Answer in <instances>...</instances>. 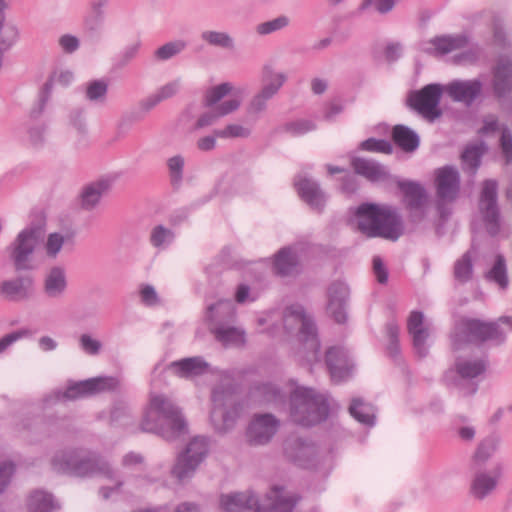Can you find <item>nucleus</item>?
<instances>
[{"instance_id":"obj_39","label":"nucleus","mask_w":512,"mask_h":512,"mask_svg":"<svg viewBox=\"0 0 512 512\" xmlns=\"http://www.w3.org/2000/svg\"><path fill=\"white\" fill-rule=\"evenodd\" d=\"M284 451L290 460L302 464L311 454L312 447L301 438H293L285 442Z\"/></svg>"},{"instance_id":"obj_18","label":"nucleus","mask_w":512,"mask_h":512,"mask_svg":"<svg viewBox=\"0 0 512 512\" xmlns=\"http://www.w3.org/2000/svg\"><path fill=\"white\" fill-rule=\"evenodd\" d=\"M67 289V273L63 266H52L44 273L42 292L46 298L52 300L61 299L65 296Z\"/></svg>"},{"instance_id":"obj_16","label":"nucleus","mask_w":512,"mask_h":512,"mask_svg":"<svg viewBox=\"0 0 512 512\" xmlns=\"http://www.w3.org/2000/svg\"><path fill=\"white\" fill-rule=\"evenodd\" d=\"M492 91L500 102L512 99V60L500 57L492 67Z\"/></svg>"},{"instance_id":"obj_6","label":"nucleus","mask_w":512,"mask_h":512,"mask_svg":"<svg viewBox=\"0 0 512 512\" xmlns=\"http://www.w3.org/2000/svg\"><path fill=\"white\" fill-rule=\"evenodd\" d=\"M44 230L41 226L31 225L18 233L5 251L15 271H29L34 268L33 254L43 240Z\"/></svg>"},{"instance_id":"obj_13","label":"nucleus","mask_w":512,"mask_h":512,"mask_svg":"<svg viewBox=\"0 0 512 512\" xmlns=\"http://www.w3.org/2000/svg\"><path fill=\"white\" fill-rule=\"evenodd\" d=\"M280 428V420L271 413H256L252 416L245 433L251 446L268 444Z\"/></svg>"},{"instance_id":"obj_17","label":"nucleus","mask_w":512,"mask_h":512,"mask_svg":"<svg viewBox=\"0 0 512 512\" xmlns=\"http://www.w3.org/2000/svg\"><path fill=\"white\" fill-rule=\"evenodd\" d=\"M220 507L223 512H266L252 491L222 494Z\"/></svg>"},{"instance_id":"obj_61","label":"nucleus","mask_w":512,"mask_h":512,"mask_svg":"<svg viewBox=\"0 0 512 512\" xmlns=\"http://www.w3.org/2000/svg\"><path fill=\"white\" fill-rule=\"evenodd\" d=\"M79 346L86 354L97 355L101 351L102 343L89 334H82L79 337Z\"/></svg>"},{"instance_id":"obj_37","label":"nucleus","mask_w":512,"mask_h":512,"mask_svg":"<svg viewBox=\"0 0 512 512\" xmlns=\"http://www.w3.org/2000/svg\"><path fill=\"white\" fill-rule=\"evenodd\" d=\"M473 274V254L471 250H468L455 261L453 267V277L457 283L466 284L472 280Z\"/></svg>"},{"instance_id":"obj_24","label":"nucleus","mask_w":512,"mask_h":512,"mask_svg":"<svg viewBox=\"0 0 512 512\" xmlns=\"http://www.w3.org/2000/svg\"><path fill=\"white\" fill-rule=\"evenodd\" d=\"M424 315L420 311H412L407 320V330L412 336L413 347L420 358L428 354L426 341L429 337L428 329L423 327Z\"/></svg>"},{"instance_id":"obj_26","label":"nucleus","mask_w":512,"mask_h":512,"mask_svg":"<svg viewBox=\"0 0 512 512\" xmlns=\"http://www.w3.org/2000/svg\"><path fill=\"white\" fill-rule=\"evenodd\" d=\"M501 476V468L497 467L493 472H477L472 480L470 492L477 500H483L490 495L497 487Z\"/></svg>"},{"instance_id":"obj_42","label":"nucleus","mask_w":512,"mask_h":512,"mask_svg":"<svg viewBox=\"0 0 512 512\" xmlns=\"http://www.w3.org/2000/svg\"><path fill=\"white\" fill-rule=\"evenodd\" d=\"M29 512H52L55 509L53 496L45 491L32 492L27 501Z\"/></svg>"},{"instance_id":"obj_27","label":"nucleus","mask_w":512,"mask_h":512,"mask_svg":"<svg viewBox=\"0 0 512 512\" xmlns=\"http://www.w3.org/2000/svg\"><path fill=\"white\" fill-rule=\"evenodd\" d=\"M170 368L181 378L191 379L204 375L209 370V364L200 356L174 361Z\"/></svg>"},{"instance_id":"obj_49","label":"nucleus","mask_w":512,"mask_h":512,"mask_svg":"<svg viewBox=\"0 0 512 512\" xmlns=\"http://www.w3.org/2000/svg\"><path fill=\"white\" fill-rule=\"evenodd\" d=\"M233 89V86L229 82L221 83L217 86L212 87L206 92L205 105L212 107L217 104L221 99L228 95Z\"/></svg>"},{"instance_id":"obj_38","label":"nucleus","mask_w":512,"mask_h":512,"mask_svg":"<svg viewBox=\"0 0 512 512\" xmlns=\"http://www.w3.org/2000/svg\"><path fill=\"white\" fill-rule=\"evenodd\" d=\"M180 89V80H173L161 86L155 93L142 101V107L149 111L160 102L173 97Z\"/></svg>"},{"instance_id":"obj_22","label":"nucleus","mask_w":512,"mask_h":512,"mask_svg":"<svg viewBox=\"0 0 512 512\" xmlns=\"http://www.w3.org/2000/svg\"><path fill=\"white\" fill-rule=\"evenodd\" d=\"M325 362L333 381L340 382L349 376L352 366L343 347L329 348L326 352Z\"/></svg>"},{"instance_id":"obj_2","label":"nucleus","mask_w":512,"mask_h":512,"mask_svg":"<svg viewBox=\"0 0 512 512\" xmlns=\"http://www.w3.org/2000/svg\"><path fill=\"white\" fill-rule=\"evenodd\" d=\"M358 230L370 238L396 241L404 233L403 221L395 208L363 203L355 210Z\"/></svg>"},{"instance_id":"obj_32","label":"nucleus","mask_w":512,"mask_h":512,"mask_svg":"<svg viewBox=\"0 0 512 512\" xmlns=\"http://www.w3.org/2000/svg\"><path fill=\"white\" fill-rule=\"evenodd\" d=\"M486 367V361L483 359L469 360L458 357L455 360L454 370H448L445 377L448 378L455 371L463 379H473L483 374Z\"/></svg>"},{"instance_id":"obj_25","label":"nucleus","mask_w":512,"mask_h":512,"mask_svg":"<svg viewBox=\"0 0 512 512\" xmlns=\"http://www.w3.org/2000/svg\"><path fill=\"white\" fill-rule=\"evenodd\" d=\"M429 44L432 47L425 48V52L432 55L443 56L467 47L469 39L464 34L441 35L432 38Z\"/></svg>"},{"instance_id":"obj_52","label":"nucleus","mask_w":512,"mask_h":512,"mask_svg":"<svg viewBox=\"0 0 512 512\" xmlns=\"http://www.w3.org/2000/svg\"><path fill=\"white\" fill-rule=\"evenodd\" d=\"M360 148L365 151L384 154H392L393 152V145L385 139L368 138L361 142Z\"/></svg>"},{"instance_id":"obj_19","label":"nucleus","mask_w":512,"mask_h":512,"mask_svg":"<svg viewBox=\"0 0 512 512\" xmlns=\"http://www.w3.org/2000/svg\"><path fill=\"white\" fill-rule=\"evenodd\" d=\"M482 88L479 79L454 80L445 86V91L453 101L470 106L481 95Z\"/></svg>"},{"instance_id":"obj_58","label":"nucleus","mask_w":512,"mask_h":512,"mask_svg":"<svg viewBox=\"0 0 512 512\" xmlns=\"http://www.w3.org/2000/svg\"><path fill=\"white\" fill-rule=\"evenodd\" d=\"M47 126L44 123L34 124L28 128V139L30 144L39 148L42 147L46 140Z\"/></svg>"},{"instance_id":"obj_15","label":"nucleus","mask_w":512,"mask_h":512,"mask_svg":"<svg viewBox=\"0 0 512 512\" xmlns=\"http://www.w3.org/2000/svg\"><path fill=\"white\" fill-rule=\"evenodd\" d=\"M34 293L35 283L30 275H20L0 282V297L6 302H25L30 300Z\"/></svg>"},{"instance_id":"obj_11","label":"nucleus","mask_w":512,"mask_h":512,"mask_svg":"<svg viewBox=\"0 0 512 512\" xmlns=\"http://www.w3.org/2000/svg\"><path fill=\"white\" fill-rule=\"evenodd\" d=\"M213 409L210 414L215 429L227 432L236 423L242 412V406L232 402V393L226 392L222 387H215L212 391Z\"/></svg>"},{"instance_id":"obj_30","label":"nucleus","mask_w":512,"mask_h":512,"mask_svg":"<svg viewBox=\"0 0 512 512\" xmlns=\"http://www.w3.org/2000/svg\"><path fill=\"white\" fill-rule=\"evenodd\" d=\"M352 167L355 173L373 182L389 178L386 167L374 160L357 157L352 160Z\"/></svg>"},{"instance_id":"obj_21","label":"nucleus","mask_w":512,"mask_h":512,"mask_svg":"<svg viewBox=\"0 0 512 512\" xmlns=\"http://www.w3.org/2000/svg\"><path fill=\"white\" fill-rule=\"evenodd\" d=\"M327 310L337 323L347 319L346 306L349 299V288L341 281L333 282L328 288Z\"/></svg>"},{"instance_id":"obj_40","label":"nucleus","mask_w":512,"mask_h":512,"mask_svg":"<svg viewBox=\"0 0 512 512\" xmlns=\"http://www.w3.org/2000/svg\"><path fill=\"white\" fill-rule=\"evenodd\" d=\"M349 412L358 422L372 426L375 423V409L371 404L360 398H355L349 407Z\"/></svg>"},{"instance_id":"obj_53","label":"nucleus","mask_w":512,"mask_h":512,"mask_svg":"<svg viewBox=\"0 0 512 512\" xmlns=\"http://www.w3.org/2000/svg\"><path fill=\"white\" fill-rule=\"evenodd\" d=\"M215 135L219 138H247L250 136L251 131L240 124H229L223 129L214 131Z\"/></svg>"},{"instance_id":"obj_56","label":"nucleus","mask_w":512,"mask_h":512,"mask_svg":"<svg viewBox=\"0 0 512 512\" xmlns=\"http://www.w3.org/2000/svg\"><path fill=\"white\" fill-rule=\"evenodd\" d=\"M167 165L172 184H180L183 178L184 158L180 155L173 156L168 159Z\"/></svg>"},{"instance_id":"obj_55","label":"nucleus","mask_w":512,"mask_h":512,"mask_svg":"<svg viewBox=\"0 0 512 512\" xmlns=\"http://www.w3.org/2000/svg\"><path fill=\"white\" fill-rule=\"evenodd\" d=\"M65 242V237L58 232L50 233L45 243V252L49 258H56Z\"/></svg>"},{"instance_id":"obj_51","label":"nucleus","mask_w":512,"mask_h":512,"mask_svg":"<svg viewBox=\"0 0 512 512\" xmlns=\"http://www.w3.org/2000/svg\"><path fill=\"white\" fill-rule=\"evenodd\" d=\"M289 25V18L287 16H279L272 20L260 23L256 27V32L259 35H268L273 32L284 29Z\"/></svg>"},{"instance_id":"obj_63","label":"nucleus","mask_w":512,"mask_h":512,"mask_svg":"<svg viewBox=\"0 0 512 512\" xmlns=\"http://www.w3.org/2000/svg\"><path fill=\"white\" fill-rule=\"evenodd\" d=\"M395 0H363L360 9L366 10L373 7L375 11L385 14L393 9Z\"/></svg>"},{"instance_id":"obj_3","label":"nucleus","mask_w":512,"mask_h":512,"mask_svg":"<svg viewBox=\"0 0 512 512\" xmlns=\"http://www.w3.org/2000/svg\"><path fill=\"white\" fill-rule=\"evenodd\" d=\"M506 340V334L500 327V322L485 321L472 317L459 318L451 334V345L454 351L460 350L464 345L492 343L501 345Z\"/></svg>"},{"instance_id":"obj_50","label":"nucleus","mask_w":512,"mask_h":512,"mask_svg":"<svg viewBox=\"0 0 512 512\" xmlns=\"http://www.w3.org/2000/svg\"><path fill=\"white\" fill-rule=\"evenodd\" d=\"M498 439L496 437H488L484 439L478 446L474 459L477 462L484 463L496 451Z\"/></svg>"},{"instance_id":"obj_23","label":"nucleus","mask_w":512,"mask_h":512,"mask_svg":"<svg viewBox=\"0 0 512 512\" xmlns=\"http://www.w3.org/2000/svg\"><path fill=\"white\" fill-rule=\"evenodd\" d=\"M297 192L301 199L312 209L321 212L326 204V194L319 183L311 178H300L295 181Z\"/></svg>"},{"instance_id":"obj_35","label":"nucleus","mask_w":512,"mask_h":512,"mask_svg":"<svg viewBox=\"0 0 512 512\" xmlns=\"http://www.w3.org/2000/svg\"><path fill=\"white\" fill-rule=\"evenodd\" d=\"M298 266L297 254L290 248L284 247L275 255L274 269L280 276H289L296 272Z\"/></svg>"},{"instance_id":"obj_14","label":"nucleus","mask_w":512,"mask_h":512,"mask_svg":"<svg viewBox=\"0 0 512 512\" xmlns=\"http://www.w3.org/2000/svg\"><path fill=\"white\" fill-rule=\"evenodd\" d=\"M120 382L116 377L102 376L69 384L62 397L68 400L95 395L102 392L115 391Z\"/></svg>"},{"instance_id":"obj_54","label":"nucleus","mask_w":512,"mask_h":512,"mask_svg":"<svg viewBox=\"0 0 512 512\" xmlns=\"http://www.w3.org/2000/svg\"><path fill=\"white\" fill-rule=\"evenodd\" d=\"M108 91V85L102 80H94L87 85L86 98L89 101H103Z\"/></svg>"},{"instance_id":"obj_36","label":"nucleus","mask_w":512,"mask_h":512,"mask_svg":"<svg viewBox=\"0 0 512 512\" xmlns=\"http://www.w3.org/2000/svg\"><path fill=\"white\" fill-rule=\"evenodd\" d=\"M217 341L223 345H243L245 343V332L237 327L227 325L215 326L211 329Z\"/></svg>"},{"instance_id":"obj_59","label":"nucleus","mask_w":512,"mask_h":512,"mask_svg":"<svg viewBox=\"0 0 512 512\" xmlns=\"http://www.w3.org/2000/svg\"><path fill=\"white\" fill-rule=\"evenodd\" d=\"M31 336V331L22 328L11 333H8L0 338V355L7 351L15 342L23 338Z\"/></svg>"},{"instance_id":"obj_5","label":"nucleus","mask_w":512,"mask_h":512,"mask_svg":"<svg viewBox=\"0 0 512 512\" xmlns=\"http://www.w3.org/2000/svg\"><path fill=\"white\" fill-rule=\"evenodd\" d=\"M329 414L326 395L315 389L296 387L289 398V416L295 424L310 427L324 421Z\"/></svg>"},{"instance_id":"obj_44","label":"nucleus","mask_w":512,"mask_h":512,"mask_svg":"<svg viewBox=\"0 0 512 512\" xmlns=\"http://www.w3.org/2000/svg\"><path fill=\"white\" fill-rule=\"evenodd\" d=\"M201 39L208 45L225 50L235 49V40L227 32L206 30L201 33Z\"/></svg>"},{"instance_id":"obj_43","label":"nucleus","mask_w":512,"mask_h":512,"mask_svg":"<svg viewBox=\"0 0 512 512\" xmlns=\"http://www.w3.org/2000/svg\"><path fill=\"white\" fill-rule=\"evenodd\" d=\"M255 397L266 403L279 404L285 400L283 391L273 383H262L257 385L253 391Z\"/></svg>"},{"instance_id":"obj_48","label":"nucleus","mask_w":512,"mask_h":512,"mask_svg":"<svg viewBox=\"0 0 512 512\" xmlns=\"http://www.w3.org/2000/svg\"><path fill=\"white\" fill-rule=\"evenodd\" d=\"M174 238V232L163 225H156L150 233V243L155 248L168 246L173 242Z\"/></svg>"},{"instance_id":"obj_46","label":"nucleus","mask_w":512,"mask_h":512,"mask_svg":"<svg viewBox=\"0 0 512 512\" xmlns=\"http://www.w3.org/2000/svg\"><path fill=\"white\" fill-rule=\"evenodd\" d=\"M483 153V144L467 146L461 155L463 169L469 170L472 174H475L480 166Z\"/></svg>"},{"instance_id":"obj_12","label":"nucleus","mask_w":512,"mask_h":512,"mask_svg":"<svg viewBox=\"0 0 512 512\" xmlns=\"http://www.w3.org/2000/svg\"><path fill=\"white\" fill-rule=\"evenodd\" d=\"M440 84H428L421 90L410 94L408 105L429 121H434L442 115L439 103L442 95Z\"/></svg>"},{"instance_id":"obj_33","label":"nucleus","mask_w":512,"mask_h":512,"mask_svg":"<svg viewBox=\"0 0 512 512\" xmlns=\"http://www.w3.org/2000/svg\"><path fill=\"white\" fill-rule=\"evenodd\" d=\"M269 500L268 509L274 512H292L297 502L298 495H286L282 487L275 486L267 494Z\"/></svg>"},{"instance_id":"obj_57","label":"nucleus","mask_w":512,"mask_h":512,"mask_svg":"<svg viewBox=\"0 0 512 512\" xmlns=\"http://www.w3.org/2000/svg\"><path fill=\"white\" fill-rule=\"evenodd\" d=\"M283 129L292 136H300L314 130L315 124L310 120L302 119L286 123Z\"/></svg>"},{"instance_id":"obj_60","label":"nucleus","mask_w":512,"mask_h":512,"mask_svg":"<svg viewBox=\"0 0 512 512\" xmlns=\"http://www.w3.org/2000/svg\"><path fill=\"white\" fill-rule=\"evenodd\" d=\"M140 49V43H133L125 47V49L118 55L115 60V67L122 69L127 66L138 54Z\"/></svg>"},{"instance_id":"obj_45","label":"nucleus","mask_w":512,"mask_h":512,"mask_svg":"<svg viewBox=\"0 0 512 512\" xmlns=\"http://www.w3.org/2000/svg\"><path fill=\"white\" fill-rule=\"evenodd\" d=\"M106 4V0L93 1L90 6V11L84 19V27L89 32H97L104 20L103 7Z\"/></svg>"},{"instance_id":"obj_62","label":"nucleus","mask_w":512,"mask_h":512,"mask_svg":"<svg viewBox=\"0 0 512 512\" xmlns=\"http://www.w3.org/2000/svg\"><path fill=\"white\" fill-rule=\"evenodd\" d=\"M15 472V464L11 461L0 463V494H2L11 482Z\"/></svg>"},{"instance_id":"obj_20","label":"nucleus","mask_w":512,"mask_h":512,"mask_svg":"<svg viewBox=\"0 0 512 512\" xmlns=\"http://www.w3.org/2000/svg\"><path fill=\"white\" fill-rule=\"evenodd\" d=\"M286 76L278 73L267 84L263 85L261 90L257 92L247 105V113L249 115L258 116L267 109L268 101L271 100L283 86Z\"/></svg>"},{"instance_id":"obj_8","label":"nucleus","mask_w":512,"mask_h":512,"mask_svg":"<svg viewBox=\"0 0 512 512\" xmlns=\"http://www.w3.org/2000/svg\"><path fill=\"white\" fill-rule=\"evenodd\" d=\"M436 207L441 219L451 215L449 207L460 193V174L454 166L446 165L435 171Z\"/></svg>"},{"instance_id":"obj_41","label":"nucleus","mask_w":512,"mask_h":512,"mask_svg":"<svg viewBox=\"0 0 512 512\" xmlns=\"http://www.w3.org/2000/svg\"><path fill=\"white\" fill-rule=\"evenodd\" d=\"M485 278L488 281L494 282L499 285L500 288L506 289L508 287V274L506 259L502 254L495 256L493 266L485 273Z\"/></svg>"},{"instance_id":"obj_10","label":"nucleus","mask_w":512,"mask_h":512,"mask_svg":"<svg viewBox=\"0 0 512 512\" xmlns=\"http://www.w3.org/2000/svg\"><path fill=\"white\" fill-rule=\"evenodd\" d=\"M209 452V439L205 436H196L190 440L186 448L178 455L172 468V475L183 481L192 477L207 457Z\"/></svg>"},{"instance_id":"obj_64","label":"nucleus","mask_w":512,"mask_h":512,"mask_svg":"<svg viewBox=\"0 0 512 512\" xmlns=\"http://www.w3.org/2000/svg\"><path fill=\"white\" fill-rule=\"evenodd\" d=\"M500 146L505 156L506 164L512 162V134L508 128L502 130Z\"/></svg>"},{"instance_id":"obj_28","label":"nucleus","mask_w":512,"mask_h":512,"mask_svg":"<svg viewBox=\"0 0 512 512\" xmlns=\"http://www.w3.org/2000/svg\"><path fill=\"white\" fill-rule=\"evenodd\" d=\"M398 187L404 194L407 208L410 211H420L427 201L425 188L413 181H400Z\"/></svg>"},{"instance_id":"obj_9","label":"nucleus","mask_w":512,"mask_h":512,"mask_svg":"<svg viewBox=\"0 0 512 512\" xmlns=\"http://www.w3.org/2000/svg\"><path fill=\"white\" fill-rule=\"evenodd\" d=\"M478 209L487 233L495 237L502 227V217L498 205V183L487 179L482 183L479 195Z\"/></svg>"},{"instance_id":"obj_34","label":"nucleus","mask_w":512,"mask_h":512,"mask_svg":"<svg viewBox=\"0 0 512 512\" xmlns=\"http://www.w3.org/2000/svg\"><path fill=\"white\" fill-rule=\"evenodd\" d=\"M110 182L99 180L86 185L81 193V206L85 210H92L99 203L102 195L108 191Z\"/></svg>"},{"instance_id":"obj_1","label":"nucleus","mask_w":512,"mask_h":512,"mask_svg":"<svg viewBox=\"0 0 512 512\" xmlns=\"http://www.w3.org/2000/svg\"><path fill=\"white\" fill-rule=\"evenodd\" d=\"M140 428L167 441H174L187 432V423L178 406L164 395H153L144 412Z\"/></svg>"},{"instance_id":"obj_47","label":"nucleus","mask_w":512,"mask_h":512,"mask_svg":"<svg viewBox=\"0 0 512 512\" xmlns=\"http://www.w3.org/2000/svg\"><path fill=\"white\" fill-rule=\"evenodd\" d=\"M186 47L187 43L182 39L167 42L154 51V58L158 61H167L183 52Z\"/></svg>"},{"instance_id":"obj_31","label":"nucleus","mask_w":512,"mask_h":512,"mask_svg":"<svg viewBox=\"0 0 512 512\" xmlns=\"http://www.w3.org/2000/svg\"><path fill=\"white\" fill-rule=\"evenodd\" d=\"M391 138L395 145L405 153H414L420 146L419 135L403 124H397L392 128Z\"/></svg>"},{"instance_id":"obj_29","label":"nucleus","mask_w":512,"mask_h":512,"mask_svg":"<svg viewBox=\"0 0 512 512\" xmlns=\"http://www.w3.org/2000/svg\"><path fill=\"white\" fill-rule=\"evenodd\" d=\"M236 318V308L231 300H219L207 308V319L215 326L231 324Z\"/></svg>"},{"instance_id":"obj_4","label":"nucleus","mask_w":512,"mask_h":512,"mask_svg":"<svg viewBox=\"0 0 512 512\" xmlns=\"http://www.w3.org/2000/svg\"><path fill=\"white\" fill-rule=\"evenodd\" d=\"M52 466L58 472L76 477L100 475L106 479H114V469L105 458L84 450H70L57 454L52 459Z\"/></svg>"},{"instance_id":"obj_7","label":"nucleus","mask_w":512,"mask_h":512,"mask_svg":"<svg viewBox=\"0 0 512 512\" xmlns=\"http://www.w3.org/2000/svg\"><path fill=\"white\" fill-rule=\"evenodd\" d=\"M283 321L287 329H292L296 323L300 324L299 336L305 349L308 350V361H319L320 342L317 337V328L311 316L305 313L304 308L298 304L287 307Z\"/></svg>"}]
</instances>
